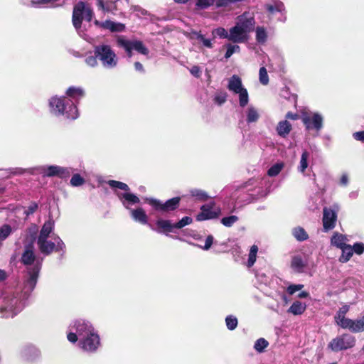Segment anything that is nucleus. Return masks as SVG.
<instances>
[{
  "label": "nucleus",
  "mask_w": 364,
  "mask_h": 364,
  "mask_svg": "<svg viewBox=\"0 0 364 364\" xmlns=\"http://www.w3.org/2000/svg\"><path fill=\"white\" fill-rule=\"evenodd\" d=\"M353 252L361 255L364 252V244L361 242L355 243L352 247Z\"/></svg>",
  "instance_id": "bf43d9fd"
},
{
  "label": "nucleus",
  "mask_w": 364,
  "mask_h": 364,
  "mask_svg": "<svg viewBox=\"0 0 364 364\" xmlns=\"http://www.w3.org/2000/svg\"><path fill=\"white\" fill-rule=\"evenodd\" d=\"M94 23L96 26L105 30H108L111 32H122L125 29L124 24L119 22H114L110 20H106L105 21L95 20Z\"/></svg>",
  "instance_id": "412c9836"
},
{
  "label": "nucleus",
  "mask_w": 364,
  "mask_h": 364,
  "mask_svg": "<svg viewBox=\"0 0 364 364\" xmlns=\"http://www.w3.org/2000/svg\"><path fill=\"white\" fill-rule=\"evenodd\" d=\"M93 53L105 69L112 70L117 66L119 58L111 45L102 43L95 46Z\"/></svg>",
  "instance_id": "0eeeda50"
},
{
  "label": "nucleus",
  "mask_w": 364,
  "mask_h": 364,
  "mask_svg": "<svg viewBox=\"0 0 364 364\" xmlns=\"http://www.w3.org/2000/svg\"><path fill=\"white\" fill-rule=\"evenodd\" d=\"M193 222V219L189 216L182 218L178 222L174 223V227L176 229H181L183 227L190 225Z\"/></svg>",
  "instance_id": "8fccbe9b"
},
{
  "label": "nucleus",
  "mask_w": 364,
  "mask_h": 364,
  "mask_svg": "<svg viewBox=\"0 0 364 364\" xmlns=\"http://www.w3.org/2000/svg\"><path fill=\"white\" fill-rule=\"evenodd\" d=\"M23 170L21 168H0V176L2 178H8L11 175L22 174Z\"/></svg>",
  "instance_id": "473e14b6"
},
{
  "label": "nucleus",
  "mask_w": 364,
  "mask_h": 364,
  "mask_svg": "<svg viewBox=\"0 0 364 364\" xmlns=\"http://www.w3.org/2000/svg\"><path fill=\"white\" fill-rule=\"evenodd\" d=\"M245 122L247 124V128H245V127L243 126V121H240L239 125L240 129H242L244 137L247 136L248 138L250 135V134L249 133V124L250 123V109H249L247 113Z\"/></svg>",
  "instance_id": "a18cd8bd"
},
{
  "label": "nucleus",
  "mask_w": 364,
  "mask_h": 364,
  "mask_svg": "<svg viewBox=\"0 0 364 364\" xmlns=\"http://www.w3.org/2000/svg\"><path fill=\"white\" fill-rule=\"evenodd\" d=\"M213 242V237L212 235H208L205 241V245L203 247V250H208L210 248Z\"/></svg>",
  "instance_id": "052dcab7"
},
{
  "label": "nucleus",
  "mask_w": 364,
  "mask_h": 364,
  "mask_svg": "<svg viewBox=\"0 0 364 364\" xmlns=\"http://www.w3.org/2000/svg\"><path fill=\"white\" fill-rule=\"evenodd\" d=\"M213 205L214 203L202 205L200 208L201 212L196 217L197 220L203 221L218 218L220 214V209L216 208L215 210H213Z\"/></svg>",
  "instance_id": "aec40b11"
},
{
  "label": "nucleus",
  "mask_w": 364,
  "mask_h": 364,
  "mask_svg": "<svg viewBox=\"0 0 364 364\" xmlns=\"http://www.w3.org/2000/svg\"><path fill=\"white\" fill-rule=\"evenodd\" d=\"M213 34L220 38H227L230 41L229 32L224 28L219 27L213 31Z\"/></svg>",
  "instance_id": "603ef678"
},
{
  "label": "nucleus",
  "mask_w": 364,
  "mask_h": 364,
  "mask_svg": "<svg viewBox=\"0 0 364 364\" xmlns=\"http://www.w3.org/2000/svg\"><path fill=\"white\" fill-rule=\"evenodd\" d=\"M117 44L118 47L123 48L126 51L129 58L132 56L133 50L143 55H147L149 53L148 48L141 41H130L125 38L124 36H119L117 38Z\"/></svg>",
  "instance_id": "ddd939ff"
},
{
  "label": "nucleus",
  "mask_w": 364,
  "mask_h": 364,
  "mask_svg": "<svg viewBox=\"0 0 364 364\" xmlns=\"http://www.w3.org/2000/svg\"><path fill=\"white\" fill-rule=\"evenodd\" d=\"M55 227L54 220L52 218H49L46 221L40 230L39 235L37 239H45L49 238L51 234H53Z\"/></svg>",
  "instance_id": "b1692460"
},
{
  "label": "nucleus",
  "mask_w": 364,
  "mask_h": 364,
  "mask_svg": "<svg viewBox=\"0 0 364 364\" xmlns=\"http://www.w3.org/2000/svg\"><path fill=\"white\" fill-rule=\"evenodd\" d=\"M68 340L77 342L78 347L87 353H95L101 347V339L93 325L85 319H76L69 326Z\"/></svg>",
  "instance_id": "f03ea898"
},
{
  "label": "nucleus",
  "mask_w": 364,
  "mask_h": 364,
  "mask_svg": "<svg viewBox=\"0 0 364 364\" xmlns=\"http://www.w3.org/2000/svg\"><path fill=\"white\" fill-rule=\"evenodd\" d=\"M333 207L334 210L327 208H323V224L326 230H331L335 226L336 220V210H338V205H335Z\"/></svg>",
  "instance_id": "6ab92c4d"
},
{
  "label": "nucleus",
  "mask_w": 364,
  "mask_h": 364,
  "mask_svg": "<svg viewBox=\"0 0 364 364\" xmlns=\"http://www.w3.org/2000/svg\"><path fill=\"white\" fill-rule=\"evenodd\" d=\"M355 338L349 334L336 337L328 344V347L333 351H338L352 348L355 345Z\"/></svg>",
  "instance_id": "2eb2a0df"
},
{
  "label": "nucleus",
  "mask_w": 364,
  "mask_h": 364,
  "mask_svg": "<svg viewBox=\"0 0 364 364\" xmlns=\"http://www.w3.org/2000/svg\"><path fill=\"white\" fill-rule=\"evenodd\" d=\"M55 227L54 220L52 218H49L46 221L40 230L39 235L37 239H45L49 238L51 234H53Z\"/></svg>",
  "instance_id": "393cba45"
},
{
  "label": "nucleus",
  "mask_w": 364,
  "mask_h": 364,
  "mask_svg": "<svg viewBox=\"0 0 364 364\" xmlns=\"http://www.w3.org/2000/svg\"><path fill=\"white\" fill-rule=\"evenodd\" d=\"M250 31V14L245 12L237 18L236 24L229 31L230 41L238 43L244 42Z\"/></svg>",
  "instance_id": "6e6552de"
},
{
  "label": "nucleus",
  "mask_w": 364,
  "mask_h": 364,
  "mask_svg": "<svg viewBox=\"0 0 364 364\" xmlns=\"http://www.w3.org/2000/svg\"><path fill=\"white\" fill-rule=\"evenodd\" d=\"M268 346L269 342L266 339L261 338L255 341L254 348L258 353H262L268 347Z\"/></svg>",
  "instance_id": "37998d69"
},
{
  "label": "nucleus",
  "mask_w": 364,
  "mask_h": 364,
  "mask_svg": "<svg viewBox=\"0 0 364 364\" xmlns=\"http://www.w3.org/2000/svg\"><path fill=\"white\" fill-rule=\"evenodd\" d=\"M291 129V124L288 120H283L278 123L277 132L280 136L286 137L289 134Z\"/></svg>",
  "instance_id": "c85d7f7f"
},
{
  "label": "nucleus",
  "mask_w": 364,
  "mask_h": 364,
  "mask_svg": "<svg viewBox=\"0 0 364 364\" xmlns=\"http://www.w3.org/2000/svg\"><path fill=\"white\" fill-rule=\"evenodd\" d=\"M305 264L300 257H294L291 261L292 269L297 272H301L304 270Z\"/></svg>",
  "instance_id": "4c0bfd02"
},
{
  "label": "nucleus",
  "mask_w": 364,
  "mask_h": 364,
  "mask_svg": "<svg viewBox=\"0 0 364 364\" xmlns=\"http://www.w3.org/2000/svg\"><path fill=\"white\" fill-rule=\"evenodd\" d=\"M190 194L191 196L201 201H205L208 198V193L201 189L193 188L190 190Z\"/></svg>",
  "instance_id": "c9c22d12"
},
{
  "label": "nucleus",
  "mask_w": 364,
  "mask_h": 364,
  "mask_svg": "<svg viewBox=\"0 0 364 364\" xmlns=\"http://www.w3.org/2000/svg\"><path fill=\"white\" fill-rule=\"evenodd\" d=\"M341 250H342V254L339 257V261L341 262H347L353 254L352 246L347 245Z\"/></svg>",
  "instance_id": "72a5a7b5"
},
{
  "label": "nucleus",
  "mask_w": 364,
  "mask_h": 364,
  "mask_svg": "<svg viewBox=\"0 0 364 364\" xmlns=\"http://www.w3.org/2000/svg\"><path fill=\"white\" fill-rule=\"evenodd\" d=\"M264 9L269 15H274L277 13H279L282 17L281 21H286V7L282 1L272 0L270 2L264 4Z\"/></svg>",
  "instance_id": "f3484780"
},
{
  "label": "nucleus",
  "mask_w": 364,
  "mask_h": 364,
  "mask_svg": "<svg viewBox=\"0 0 364 364\" xmlns=\"http://www.w3.org/2000/svg\"><path fill=\"white\" fill-rule=\"evenodd\" d=\"M98 61L97 55H95L94 53L93 55H87L85 58V64L92 68H96L98 65Z\"/></svg>",
  "instance_id": "49530a36"
},
{
  "label": "nucleus",
  "mask_w": 364,
  "mask_h": 364,
  "mask_svg": "<svg viewBox=\"0 0 364 364\" xmlns=\"http://www.w3.org/2000/svg\"><path fill=\"white\" fill-rule=\"evenodd\" d=\"M237 220L238 218L236 215H230L223 218L221 219V223L225 227H231Z\"/></svg>",
  "instance_id": "3c124183"
},
{
  "label": "nucleus",
  "mask_w": 364,
  "mask_h": 364,
  "mask_svg": "<svg viewBox=\"0 0 364 364\" xmlns=\"http://www.w3.org/2000/svg\"><path fill=\"white\" fill-rule=\"evenodd\" d=\"M120 0H109L105 4L102 0H99L97 6L99 9H102L105 13H111L115 14L117 11L122 9V7L119 4Z\"/></svg>",
  "instance_id": "5701e85b"
},
{
  "label": "nucleus",
  "mask_w": 364,
  "mask_h": 364,
  "mask_svg": "<svg viewBox=\"0 0 364 364\" xmlns=\"http://www.w3.org/2000/svg\"><path fill=\"white\" fill-rule=\"evenodd\" d=\"M347 239L346 236L340 233H334L331 237V243L333 246H335L339 249L343 248L346 245Z\"/></svg>",
  "instance_id": "7c9ffc66"
},
{
  "label": "nucleus",
  "mask_w": 364,
  "mask_h": 364,
  "mask_svg": "<svg viewBox=\"0 0 364 364\" xmlns=\"http://www.w3.org/2000/svg\"><path fill=\"white\" fill-rule=\"evenodd\" d=\"M304 288L303 284H290L287 288V292L289 295H293L295 292L300 291Z\"/></svg>",
  "instance_id": "4d7b16f0"
},
{
  "label": "nucleus",
  "mask_w": 364,
  "mask_h": 364,
  "mask_svg": "<svg viewBox=\"0 0 364 364\" xmlns=\"http://www.w3.org/2000/svg\"><path fill=\"white\" fill-rule=\"evenodd\" d=\"M60 0H31L28 6L39 8V7H50L56 8L62 6V4H57Z\"/></svg>",
  "instance_id": "a878e982"
},
{
  "label": "nucleus",
  "mask_w": 364,
  "mask_h": 364,
  "mask_svg": "<svg viewBox=\"0 0 364 364\" xmlns=\"http://www.w3.org/2000/svg\"><path fill=\"white\" fill-rule=\"evenodd\" d=\"M145 201L150 205L152 208L159 212L166 213L176 210L180 202L179 197L171 198L163 203L160 200L154 198H145Z\"/></svg>",
  "instance_id": "4468645a"
},
{
  "label": "nucleus",
  "mask_w": 364,
  "mask_h": 364,
  "mask_svg": "<svg viewBox=\"0 0 364 364\" xmlns=\"http://www.w3.org/2000/svg\"><path fill=\"white\" fill-rule=\"evenodd\" d=\"M53 241L49 240L48 238L37 239V246L38 250L43 255H49L53 251L65 252V245L60 237L54 235Z\"/></svg>",
  "instance_id": "9b49d317"
},
{
  "label": "nucleus",
  "mask_w": 364,
  "mask_h": 364,
  "mask_svg": "<svg viewBox=\"0 0 364 364\" xmlns=\"http://www.w3.org/2000/svg\"><path fill=\"white\" fill-rule=\"evenodd\" d=\"M38 205L35 202H32L28 207L27 208L24 210V214L26 215V216H28L33 213H34L36 210L38 209Z\"/></svg>",
  "instance_id": "13d9d810"
},
{
  "label": "nucleus",
  "mask_w": 364,
  "mask_h": 364,
  "mask_svg": "<svg viewBox=\"0 0 364 364\" xmlns=\"http://www.w3.org/2000/svg\"><path fill=\"white\" fill-rule=\"evenodd\" d=\"M227 100V93L225 92H217L214 97V102L218 105L224 104Z\"/></svg>",
  "instance_id": "864d4df0"
},
{
  "label": "nucleus",
  "mask_w": 364,
  "mask_h": 364,
  "mask_svg": "<svg viewBox=\"0 0 364 364\" xmlns=\"http://www.w3.org/2000/svg\"><path fill=\"white\" fill-rule=\"evenodd\" d=\"M35 288L21 280L15 288L0 290V316L12 318L21 313L28 305Z\"/></svg>",
  "instance_id": "f257e3e1"
},
{
  "label": "nucleus",
  "mask_w": 364,
  "mask_h": 364,
  "mask_svg": "<svg viewBox=\"0 0 364 364\" xmlns=\"http://www.w3.org/2000/svg\"><path fill=\"white\" fill-rule=\"evenodd\" d=\"M349 309L348 305L342 306L334 316L335 323L341 328L348 329L353 333L364 331V315L355 320L346 318V315Z\"/></svg>",
  "instance_id": "423d86ee"
},
{
  "label": "nucleus",
  "mask_w": 364,
  "mask_h": 364,
  "mask_svg": "<svg viewBox=\"0 0 364 364\" xmlns=\"http://www.w3.org/2000/svg\"><path fill=\"white\" fill-rule=\"evenodd\" d=\"M255 277L259 283H265L267 281L266 276L264 273H255Z\"/></svg>",
  "instance_id": "0e129e2a"
},
{
  "label": "nucleus",
  "mask_w": 364,
  "mask_h": 364,
  "mask_svg": "<svg viewBox=\"0 0 364 364\" xmlns=\"http://www.w3.org/2000/svg\"><path fill=\"white\" fill-rule=\"evenodd\" d=\"M286 117H287V120L288 119H292V120H296V119H298L299 118V114L292 113L291 112H287L286 114Z\"/></svg>",
  "instance_id": "774afa93"
},
{
  "label": "nucleus",
  "mask_w": 364,
  "mask_h": 364,
  "mask_svg": "<svg viewBox=\"0 0 364 364\" xmlns=\"http://www.w3.org/2000/svg\"><path fill=\"white\" fill-rule=\"evenodd\" d=\"M258 251V247L256 245H252V265L256 259V254Z\"/></svg>",
  "instance_id": "338daca9"
},
{
  "label": "nucleus",
  "mask_w": 364,
  "mask_h": 364,
  "mask_svg": "<svg viewBox=\"0 0 364 364\" xmlns=\"http://www.w3.org/2000/svg\"><path fill=\"white\" fill-rule=\"evenodd\" d=\"M253 191H254V192H257L258 193L257 196L255 197L256 199L265 197L268 194V191L266 189H263V190H262V191H259V190L257 191V188H255L253 189Z\"/></svg>",
  "instance_id": "e2e57ef3"
},
{
  "label": "nucleus",
  "mask_w": 364,
  "mask_h": 364,
  "mask_svg": "<svg viewBox=\"0 0 364 364\" xmlns=\"http://www.w3.org/2000/svg\"><path fill=\"white\" fill-rule=\"evenodd\" d=\"M242 0H214V5L216 8H228Z\"/></svg>",
  "instance_id": "58836bf2"
},
{
  "label": "nucleus",
  "mask_w": 364,
  "mask_h": 364,
  "mask_svg": "<svg viewBox=\"0 0 364 364\" xmlns=\"http://www.w3.org/2000/svg\"><path fill=\"white\" fill-rule=\"evenodd\" d=\"M190 73L194 77H199L201 73V70L198 65H194L190 69Z\"/></svg>",
  "instance_id": "680f3d73"
},
{
  "label": "nucleus",
  "mask_w": 364,
  "mask_h": 364,
  "mask_svg": "<svg viewBox=\"0 0 364 364\" xmlns=\"http://www.w3.org/2000/svg\"><path fill=\"white\" fill-rule=\"evenodd\" d=\"M93 16L94 13L88 4L80 1L75 5L73 11L72 21L73 26L80 36L85 35L84 31L82 30V20L90 22Z\"/></svg>",
  "instance_id": "1a4fd4ad"
},
{
  "label": "nucleus",
  "mask_w": 364,
  "mask_h": 364,
  "mask_svg": "<svg viewBox=\"0 0 364 364\" xmlns=\"http://www.w3.org/2000/svg\"><path fill=\"white\" fill-rule=\"evenodd\" d=\"M38 232V227L36 224H31L26 230V242L33 244L37 240V234Z\"/></svg>",
  "instance_id": "2f4dec72"
},
{
  "label": "nucleus",
  "mask_w": 364,
  "mask_h": 364,
  "mask_svg": "<svg viewBox=\"0 0 364 364\" xmlns=\"http://www.w3.org/2000/svg\"><path fill=\"white\" fill-rule=\"evenodd\" d=\"M353 137L358 141H361L364 142V131L363 132H358L353 134Z\"/></svg>",
  "instance_id": "69168bd1"
},
{
  "label": "nucleus",
  "mask_w": 364,
  "mask_h": 364,
  "mask_svg": "<svg viewBox=\"0 0 364 364\" xmlns=\"http://www.w3.org/2000/svg\"><path fill=\"white\" fill-rule=\"evenodd\" d=\"M21 260L26 266V271L21 280L27 282L28 287H36L41 269L43 258L36 255L34 245L32 242L24 244Z\"/></svg>",
  "instance_id": "20e7f679"
},
{
  "label": "nucleus",
  "mask_w": 364,
  "mask_h": 364,
  "mask_svg": "<svg viewBox=\"0 0 364 364\" xmlns=\"http://www.w3.org/2000/svg\"><path fill=\"white\" fill-rule=\"evenodd\" d=\"M50 113L57 117H64L68 119H76L79 117L77 107L65 96L51 97L48 100Z\"/></svg>",
  "instance_id": "39448f33"
},
{
  "label": "nucleus",
  "mask_w": 364,
  "mask_h": 364,
  "mask_svg": "<svg viewBox=\"0 0 364 364\" xmlns=\"http://www.w3.org/2000/svg\"><path fill=\"white\" fill-rule=\"evenodd\" d=\"M107 184L113 189L124 191L123 193L116 191L115 195L124 208L129 211L130 217L134 222L141 225H149L148 215L143 208L138 207L135 209L131 208L134 205L139 204L140 199L136 195L130 192L127 184L115 180L108 181Z\"/></svg>",
  "instance_id": "7ed1b4c3"
},
{
  "label": "nucleus",
  "mask_w": 364,
  "mask_h": 364,
  "mask_svg": "<svg viewBox=\"0 0 364 364\" xmlns=\"http://www.w3.org/2000/svg\"><path fill=\"white\" fill-rule=\"evenodd\" d=\"M149 226L153 231L159 234H165L166 236H168V233L175 228L174 223H172L171 220L161 218L156 220L155 226L151 224Z\"/></svg>",
  "instance_id": "a211bd4d"
},
{
  "label": "nucleus",
  "mask_w": 364,
  "mask_h": 364,
  "mask_svg": "<svg viewBox=\"0 0 364 364\" xmlns=\"http://www.w3.org/2000/svg\"><path fill=\"white\" fill-rule=\"evenodd\" d=\"M306 309V305L304 303H302L299 301H296L293 302L291 306L288 309V312L297 316L302 314Z\"/></svg>",
  "instance_id": "c756f323"
},
{
  "label": "nucleus",
  "mask_w": 364,
  "mask_h": 364,
  "mask_svg": "<svg viewBox=\"0 0 364 364\" xmlns=\"http://www.w3.org/2000/svg\"><path fill=\"white\" fill-rule=\"evenodd\" d=\"M239 50H240V47L238 46L228 44L227 46V51L225 55V58L228 59V58H230L233 53L239 51Z\"/></svg>",
  "instance_id": "5fc2aeb1"
},
{
  "label": "nucleus",
  "mask_w": 364,
  "mask_h": 364,
  "mask_svg": "<svg viewBox=\"0 0 364 364\" xmlns=\"http://www.w3.org/2000/svg\"><path fill=\"white\" fill-rule=\"evenodd\" d=\"M294 237L299 241L306 240L308 238V234L302 228L297 227L292 230Z\"/></svg>",
  "instance_id": "a19ab883"
},
{
  "label": "nucleus",
  "mask_w": 364,
  "mask_h": 364,
  "mask_svg": "<svg viewBox=\"0 0 364 364\" xmlns=\"http://www.w3.org/2000/svg\"><path fill=\"white\" fill-rule=\"evenodd\" d=\"M226 327L230 331L235 330L238 324V321L236 316L233 315H228L225 319Z\"/></svg>",
  "instance_id": "ea45409f"
},
{
  "label": "nucleus",
  "mask_w": 364,
  "mask_h": 364,
  "mask_svg": "<svg viewBox=\"0 0 364 364\" xmlns=\"http://www.w3.org/2000/svg\"><path fill=\"white\" fill-rule=\"evenodd\" d=\"M214 5V0H195L196 9L204 10Z\"/></svg>",
  "instance_id": "79ce46f5"
},
{
  "label": "nucleus",
  "mask_w": 364,
  "mask_h": 364,
  "mask_svg": "<svg viewBox=\"0 0 364 364\" xmlns=\"http://www.w3.org/2000/svg\"><path fill=\"white\" fill-rule=\"evenodd\" d=\"M21 354L27 360H33L39 356L40 351L36 346L28 345L22 349Z\"/></svg>",
  "instance_id": "cd10ccee"
},
{
  "label": "nucleus",
  "mask_w": 364,
  "mask_h": 364,
  "mask_svg": "<svg viewBox=\"0 0 364 364\" xmlns=\"http://www.w3.org/2000/svg\"><path fill=\"white\" fill-rule=\"evenodd\" d=\"M85 94V90L81 87L71 86L69 87L65 92L68 100H70L76 106L80 100L84 97Z\"/></svg>",
  "instance_id": "4be33fe9"
},
{
  "label": "nucleus",
  "mask_w": 364,
  "mask_h": 364,
  "mask_svg": "<svg viewBox=\"0 0 364 364\" xmlns=\"http://www.w3.org/2000/svg\"><path fill=\"white\" fill-rule=\"evenodd\" d=\"M14 230L9 224L0 226V242L5 240Z\"/></svg>",
  "instance_id": "e433bc0d"
},
{
  "label": "nucleus",
  "mask_w": 364,
  "mask_h": 364,
  "mask_svg": "<svg viewBox=\"0 0 364 364\" xmlns=\"http://www.w3.org/2000/svg\"><path fill=\"white\" fill-rule=\"evenodd\" d=\"M309 158V153L307 151H303L301 159L299 161V165L298 166V170L299 172L304 173L307 168L309 164L308 159Z\"/></svg>",
  "instance_id": "f704fd0d"
},
{
  "label": "nucleus",
  "mask_w": 364,
  "mask_h": 364,
  "mask_svg": "<svg viewBox=\"0 0 364 364\" xmlns=\"http://www.w3.org/2000/svg\"><path fill=\"white\" fill-rule=\"evenodd\" d=\"M33 169L36 173L41 174L44 177L59 176L60 178H66L74 171L73 168L62 167L57 165L39 166Z\"/></svg>",
  "instance_id": "f8f14e48"
},
{
  "label": "nucleus",
  "mask_w": 364,
  "mask_h": 364,
  "mask_svg": "<svg viewBox=\"0 0 364 364\" xmlns=\"http://www.w3.org/2000/svg\"><path fill=\"white\" fill-rule=\"evenodd\" d=\"M85 183V179L78 173L74 174L70 181V183L73 187H78L83 185Z\"/></svg>",
  "instance_id": "de8ad7c7"
},
{
  "label": "nucleus",
  "mask_w": 364,
  "mask_h": 364,
  "mask_svg": "<svg viewBox=\"0 0 364 364\" xmlns=\"http://www.w3.org/2000/svg\"><path fill=\"white\" fill-rule=\"evenodd\" d=\"M196 38L201 42L203 45V46L211 48L213 47V43L210 39L205 38L204 35L200 33H194Z\"/></svg>",
  "instance_id": "09e8293b"
},
{
  "label": "nucleus",
  "mask_w": 364,
  "mask_h": 364,
  "mask_svg": "<svg viewBox=\"0 0 364 364\" xmlns=\"http://www.w3.org/2000/svg\"><path fill=\"white\" fill-rule=\"evenodd\" d=\"M227 88L233 94L238 95L240 107H244L248 104L247 90L244 87L242 80L238 75H233L228 80Z\"/></svg>",
  "instance_id": "9d476101"
},
{
  "label": "nucleus",
  "mask_w": 364,
  "mask_h": 364,
  "mask_svg": "<svg viewBox=\"0 0 364 364\" xmlns=\"http://www.w3.org/2000/svg\"><path fill=\"white\" fill-rule=\"evenodd\" d=\"M301 119L307 129L320 130L323 125V117L318 113L303 112Z\"/></svg>",
  "instance_id": "dca6fc26"
},
{
  "label": "nucleus",
  "mask_w": 364,
  "mask_h": 364,
  "mask_svg": "<svg viewBox=\"0 0 364 364\" xmlns=\"http://www.w3.org/2000/svg\"><path fill=\"white\" fill-rule=\"evenodd\" d=\"M284 166L283 162H279L272 166L268 170V176L274 177L277 176Z\"/></svg>",
  "instance_id": "c03bdc74"
},
{
  "label": "nucleus",
  "mask_w": 364,
  "mask_h": 364,
  "mask_svg": "<svg viewBox=\"0 0 364 364\" xmlns=\"http://www.w3.org/2000/svg\"><path fill=\"white\" fill-rule=\"evenodd\" d=\"M259 81L263 85H267L269 82L267 72L264 67L259 69Z\"/></svg>",
  "instance_id": "6e6d98bb"
},
{
  "label": "nucleus",
  "mask_w": 364,
  "mask_h": 364,
  "mask_svg": "<svg viewBox=\"0 0 364 364\" xmlns=\"http://www.w3.org/2000/svg\"><path fill=\"white\" fill-rule=\"evenodd\" d=\"M254 31L256 41L259 44H264L268 39V28L264 26H257Z\"/></svg>",
  "instance_id": "bb28decb"
}]
</instances>
